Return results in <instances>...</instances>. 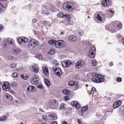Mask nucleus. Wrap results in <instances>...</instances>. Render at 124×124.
<instances>
[{"mask_svg":"<svg viewBox=\"0 0 124 124\" xmlns=\"http://www.w3.org/2000/svg\"><path fill=\"white\" fill-rule=\"evenodd\" d=\"M63 8L65 10L71 11L74 9V8L72 3L69 2H66L63 5Z\"/></svg>","mask_w":124,"mask_h":124,"instance_id":"obj_1","label":"nucleus"},{"mask_svg":"<svg viewBox=\"0 0 124 124\" xmlns=\"http://www.w3.org/2000/svg\"><path fill=\"white\" fill-rule=\"evenodd\" d=\"M39 44V42L38 40L32 39L29 41L28 45L29 46L34 48Z\"/></svg>","mask_w":124,"mask_h":124,"instance_id":"obj_2","label":"nucleus"},{"mask_svg":"<svg viewBox=\"0 0 124 124\" xmlns=\"http://www.w3.org/2000/svg\"><path fill=\"white\" fill-rule=\"evenodd\" d=\"M52 70L54 72V73L57 76L60 77L62 74L61 69L59 68H53L52 69Z\"/></svg>","mask_w":124,"mask_h":124,"instance_id":"obj_3","label":"nucleus"},{"mask_svg":"<svg viewBox=\"0 0 124 124\" xmlns=\"http://www.w3.org/2000/svg\"><path fill=\"white\" fill-rule=\"evenodd\" d=\"M85 65L84 62L82 60H79L75 63V66L77 68H80L84 66Z\"/></svg>","mask_w":124,"mask_h":124,"instance_id":"obj_4","label":"nucleus"},{"mask_svg":"<svg viewBox=\"0 0 124 124\" xmlns=\"http://www.w3.org/2000/svg\"><path fill=\"white\" fill-rule=\"evenodd\" d=\"M12 52L15 55H18L21 53V50L18 47H15L12 49Z\"/></svg>","mask_w":124,"mask_h":124,"instance_id":"obj_5","label":"nucleus"},{"mask_svg":"<svg viewBox=\"0 0 124 124\" xmlns=\"http://www.w3.org/2000/svg\"><path fill=\"white\" fill-rule=\"evenodd\" d=\"M99 74H95L94 73H92V74L93 76L92 78V81L95 83H99V81L100 80H99L98 76Z\"/></svg>","mask_w":124,"mask_h":124,"instance_id":"obj_6","label":"nucleus"},{"mask_svg":"<svg viewBox=\"0 0 124 124\" xmlns=\"http://www.w3.org/2000/svg\"><path fill=\"white\" fill-rule=\"evenodd\" d=\"M39 79L38 76L35 75L32 77L31 79V83L33 85H34L37 84L39 81Z\"/></svg>","mask_w":124,"mask_h":124,"instance_id":"obj_7","label":"nucleus"},{"mask_svg":"<svg viewBox=\"0 0 124 124\" xmlns=\"http://www.w3.org/2000/svg\"><path fill=\"white\" fill-rule=\"evenodd\" d=\"M71 62L70 60H65L63 61L62 63L63 66L65 67H68L71 64Z\"/></svg>","mask_w":124,"mask_h":124,"instance_id":"obj_8","label":"nucleus"},{"mask_svg":"<svg viewBox=\"0 0 124 124\" xmlns=\"http://www.w3.org/2000/svg\"><path fill=\"white\" fill-rule=\"evenodd\" d=\"M3 89L6 91H8L10 89V85L8 82H7L4 83L2 86Z\"/></svg>","mask_w":124,"mask_h":124,"instance_id":"obj_9","label":"nucleus"},{"mask_svg":"<svg viewBox=\"0 0 124 124\" xmlns=\"http://www.w3.org/2000/svg\"><path fill=\"white\" fill-rule=\"evenodd\" d=\"M71 105L73 107H74L77 108H79L81 107L80 103L77 101H74L71 102Z\"/></svg>","mask_w":124,"mask_h":124,"instance_id":"obj_10","label":"nucleus"},{"mask_svg":"<svg viewBox=\"0 0 124 124\" xmlns=\"http://www.w3.org/2000/svg\"><path fill=\"white\" fill-rule=\"evenodd\" d=\"M121 104V101L120 100H118L115 102L113 105V108H116L120 106Z\"/></svg>","mask_w":124,"mask_h":124,"instance_id":"obj_11","label":"nucleus"},{"mask_svg":"<svg viewBox=\"0 0 124 124\" xmlns=\"http://www.w3.org/2000/svg\"><path fill=\"white\" fill-rule=\"evenodd\" d=\"M36 90L35 87L33 85L29 86L27 89V90L28 92L34 91Z\"/></svg>","mask_w":124,"mask_h":124,"instance_id":"obj_12","label":"nucleus"},{"mask_svg":"<svg viewBox=\"0 0 124 124\" xmlns=\"http://www.w3.org/2000/svg\"><path fill=\"white\" fill-rule=\"evenodd\" d=\"M39 68L38 65L34 64L32 67V70L35 72H37L39 71Z\"/></svg>","mask_w":124,"mask_h":124,"instance_id":"obj_13","label":"nucleus"},{"mask_svg":"<svg viewBox=\"0 0 124 124\" xmlns=\"http://www.w3.org/2000/svg\"><path fill=\"white\" fill-rule=\"evenodd\" d=\"M116 23L118 28L119 29H121L122 27V23L120 21H118L115 22H113L110 23V25H111L112 24H113V23Z\"/></svg>","mask_w":124,"mask_h":124,"instance_id":"obj_14","label":"nucleus"},{"mask_svg":"<svg viewBox=\"0 0 124 124\" xmlns=\"http://www.w3.org/2000/svg\"><path fill=\"white\" fill-rule=\"evenodd\" d=\"M42 69L44 73L47 76L49 75L48 71L46 67H43Z\"/></svg>","mask_w":124,"mask_h":124,"instance_id":"obj_15","label":"nucleus"},{"mask_svg":"<svg viewBox=\"0 0 124 124\" xmlns=\"http://www.w3.org/2000/svg\"><path fill=\"white\" fill-rule=\"evenodd\" d=\"M49 116L51 117V118L53 120H55L57 118L56 115L55 114L52 113L49 115Z\"/></svg>","mask_w":124,"mask_h":124,"instance_id":"obj_16","label":"nucleus"},{"mask_svg":"<svg viewBox=\"0 0 124 124\" xmlns=\"http://www.w3.org/2000/svg\"><path fill=\"white\" fill-rule=\"evenodd\" d=\"M77 39L76 37L74 35H72L69 37V39L71 41H75Z\"/></svg>","mask_w":124,"mask_h":124,"instance_id":"obj_17","label":"nucleus"},{"mask_svg":"<svg viewBox=\"0 0 124 124\" xmlns=\"http://www.w3.org/2000/svg\"><path fill=\"white\" fill-rule=\"evenodd\" d=\"M78 84V83L77 81H71L69 82L68 84L69 85L72 86L74 85H77Z\"/></svg>","mask_w":124,"mask_h":124,"instance_id":"obj_18","label":"nucleus"},{"mask_svg":"<svg viewBox=\"0 0 124 124\" xmlns=\"http://www.w3.org/2000/svg\"><path fill=\"white\" fill-rule=\"evenodd\" d=\"M60 48H62L65 47L66 45V43L62 40H60Z\"/></svg>","mask_w":124,"mask_h":124,"instance_id":"obj_19","label":"nucleus"},{"mask_svg":"<svg viewBox=\"0 0 124 124\" xmlns=\"http://www.w3.org/2000/svg\"><path fill=\"white\" fill-rule=\"evenodd\" d=\"M7 41L8 43L14 45L15 44V41L14 40L10 38H8L7 39Z\"/></svg>","mask_w":124,"mask_h":124,"instance_id":"obj_20","label":"nucleus"},{"mask_svg":"<svg viewBox=\"0 0 124 124\" xmlns=\"http://www.w3.org/2000/svg\"><path fill=\"white\" fill-rule=\"evenodd\" d=\"M98 78L99 80H100L99 83H101L103 82L104 80V78L103 76L100 74H99Z\"/></svg>","mask_w":124,"mask_h":124,"instance_id":"obj_21","label":"nucleus"},{"mask_svg":"<svg viewBox=\"0 0 124 124\" xmlns=\"http://www.w3.org/2000/svg\"><path fill=\"white\" fill-rule=\"evenodd\" d=\"M60 40H56L55 43V47L57 48H60Z\"/></svg>","mask_w":124,"mask_h":124,"instance_id":"obj_22","label":"nucleus"},{"mask_svg":"<svg viewBox=\"0 0 124 124\" xmlns=\"http://www.w3.org/2000/svg\"><path fill=\"white\" fill-rule=\"evenodd\" d=\"M21 78L24 80L27 79L29 76V75L25 73L23 74V75H21Z\"/></svg>","mask_w":124,"mask_h":124,"instance_id":"obj_23","label":"nucleus"},{"mask_svg":"<svg viewBox=\"0 0 124 124\" xmlns=\"http://www.w3.org/2000/svg\"><path fill=\"white\" fill-rule=\"evenodd\" d=\"M36 86L38 88H39L41 89H43V87L42 85L40 83H38L36 84Z\"/></svg>","mask_w":124,"mask_h":124,"instance_id":"obj_24","label":"nucleus"},{"mask_svg":"<svg viewBox=\"0 0 124 124\" xmlns=\"http://www.w3.org/2000/svg\"><path fill=\"white\" fill-rule=\"evenodd\" d=\"M44 82L45 84L48 87L50 85V83L49 80L47 79H45L44 80Z\"/></svg>","mask_w":124,"mask_h":124,"instance_id":"obj_25","label":"nucleus"},{"mask_svg":"<svg viewBox=\"0 0 124 124\" xmlns=\"http://www.w3.org/2000/svg\"><path fill=\"white\" fill-rule=\"evenodd\" d=\"M62 92L63 93L66 95H69L70 94V91L67 89L63 90L62 91Z\"/></svg>","mask_w":124,"mask_h":124,"instance_id":"obj_26","label":"nucleus"},{"mask_svg":"<svg viewBox=\"0 0 124 124\" xmlns=\"http://www.w3.org/2000/svg\"><path fill=\"white\" fill-rule=\"evenodd\" d=\"M6 98L9 100H11L12 98V97L10 94L8 93H6L5 94Z\"/></svg>","mask_w":124,"mask_h":124,"instance_id":"obj_27","label":"nucleus"},{"mask_svg":"<svg viewBox=\"0 0 124 124\" xmlns=\"http://www.w3.org/2000/svg\"><path fill=\"white\" fill-rule=\"evenodd\" d=\"M55 41L56 40L54 39L48 41V43L49 44L51 45H54V44L55 45Z\"/></svg>","mask_w":124,"mask_h":124,"instance_id":"obj_28","label":"nucleus"},{"mask_svg":"<svg viewBox=\"0 0 124 124\" xmlns=\"http://www.w3.org/2000/svg\"><path fill=\"white\" fill-rule=\"evenodd\" d=\"M96 18L97 19L100 21H101L102 20V17L99 14H98Z\"/></svg>","mask_w":124,"mask_h":124,"instance_id":"obj_29","label":"nucleus"},{"mask_svg":"<svg viewBox=\"0 0 124 124\" xmlns=\"http://www.w3.org/2000/svg\"><path fill=\"white\" fill-rule=\"evenodd\" d=\"M7 117L6 116H2L0 117V121H4L7 120Z\"/></svg>","mask_w":124,"mask_h":124,"instance_id":"obj_30","label":"nucleus"},{"mask_svg":"<svg viewBox=\"0 0 124 124\" xmlns=\"http://www.w3.org/2000/svg\"><path fill=\"white\" fill-rule=\"evenodd\" d=\"M88 55L90 57L92 58H94L95 56V54L93 52H89Z\"/></svg>","mask_w":124,"mask_h":124,"instance_id":"obj_31","label":"nucleus"},{"mask_svg":"<svg viewBox=\"0 0 124 124\" xmlns=\"http://www.w3.org/2000/svg\"><path fill=\"white\" fill-rule=\"evenodd\" d=\"M55 101L54 99H52L50 100L49 102V104L50 105H54L55 104Z\"/></svg>","mask_w":124,"mask_h":124,"instance_id":"obj_32","label":"nucleus"},{"mask_svg":"<svg viewBox=\"0 0 124 124\" xmlns=\"http://www.w3.org/2000/svg\"><path fill=\"white\" fill-rule=\"evenodd\" d=\"M16 64L15 63H12L10 64V67L12 69H14L16 68Z\"/></svg>","mask_w":124,"mask_h":124,"instance_id":"obj_33","label":"nucleus"},{"mask_svg":"<svg viewBox=\"0 0 124 124\" xmlns=\"http://www.w3.org/2000/svg\"><path fill=\"white\" fill-rule=\"evenodd\" d=\"M92 64L93 66H96L97 64V62L95 60H93L92 61Z\"/></svg>","mask_w":124,"mask_h":124,"instance_id":"obj_34","label":"nucleus"},{"mask_svg":"<svg viewBox=\"0 0 124 124\" xmlns=\"http://www.w3.org/2000/svg\"><path fill=\"white\" fill-rule=\"evenodd\" d=\"M35 57L39 60H42L43 59L42 56L40 54H39L38 55H36Z\"/></svg>","mask_w":124,"mask_h":124,"instance_id":"obj_35","label":"nucleus"},{"mask_svg":"<svg viewBox=\"0 0 124 124\" xmlns=\"http://www.w3.org/2000/svg\"><path fill=\"white\" fill-rule=\"evenodd\" d=\"M55 50L54 49H50L48 52V54L50 55L53 54H54Z\"/></svg>","mask_w":124,"mask_h":124,"instance_id":"obj_36","label":"nucleus"},{"mask_svg":"<svg viewBox=\"0 0 124 124\" xmlns=\"http://www.w3.org/2000/svg\"><path fill=\"white\" fill-rule=\"evenodd\" d=\"M22 41L24 43H26L28 41V39L25 37H22Z\"/></svg>","mask_w":124,"mask_h":124,"instance_id":"obj_37","label":"nucleus"},{"mask_svg":"<svg viewBox=\"0 0 124 124\" xmlns=\"http://www.w3.org/2000/svg\"><path fill=\"white\" fill-rule=\"evenodd\" d=\"M17 84L15 81L12 82L11 84V85L12 87H15L17 85Z\"/></svg>","mask_w":124,"mask_h":124,"instance_id":"obj_38","label":"nucleus"},{"mask_svg":"<svg viewBox=\"0 0 124 124\" xmlns=\"http://www.w3.org/2000/svg\"><path fill=\"white\" fill-rule=\"evenodd\" d=\"M108 1L107 0H105L103 1L102 2V5L104 6H106L108 4Z\"/></svg>","mask_w":124,"mask_h":124,"instance_id":"obj_39","label":"nucleus"},{"mask_svg":"<svg viewBox=\"0 0 124 124\" xmlns=\"http://www.w3.org/2000/svg\"><path fill=\"white\" fill-rule=\"evenodd\" d=\"M84 34V32L83 31H81L78 33L77 35L80 36H82Z\"/></svg>","mask_w":124,"mask_h":124,"instance_id":"obj_40","label":"nucleus"},{"mask_svg":"<svg viewBox=\"0 0 124 124\" xmlns=\"http://www.w3.org/2000/svg\"><path fill=\"white\" fill-rule=\"evenodd\" d=\"M88 108V106H85L83 107L82 109V111L84 112L85 111H86L87 110Z\"/></svg>","mask_w":124,"mask_h":124,"instance_id":"obj_41","label":"nucleus"},{"mask_svg":"<svg viewBox=\"0 0 124 124\" xmlns=\"http://www.w3.org/2000/svg\"><path fill=\"white\" fill-rule=\"evenodd\" d=\"M95 48L94 46H92L91 47L90 50L89 51V52H91L93 51H95Z\"/></svg>","mask_w":124,"mask_h":124,"instance_id":"obj_42","label":"nucleus"},{"mask_svg":"<svg viewBox=\"0 0 124 124\" xmlns=\"http://www.w3.org/2000/svg\"><path fill=\"white\" fill-rule=\"evenodd\" d=\"M58 16L60 17L61 18L64 16V14L62 13H59L58 14Z\"/></svg>","mask_w":124,"mask_h":124,"instance_id":"obj_43","label":"nucleus"},{"mask_svg":"<svg viewBox=\"0 0 124 124\" xmlns=\"http://www.w3.org/2000/svg\"><path fill=\"white\" fill-rule=\"evenodd\" d=\"M109 11L111 13V14H110L109 16V17H111L114 15V12L113 10H110Z\"/></svg>","mask_w":124,"mask_h":124,"instance_id":"obj_44","label":"nucleus"},{"mask_svg":"<svg viewBox=\"0 0 124 124\" xmlns=\"http://www.w3.org/2000/svg\"><path fill=\"white\" fill-rule=\"evenodd\" d=\"M12 76L14 78H17L18 76V74L16 73H12Z\"/></svg>","mask_w":124,"mask_h":124,"instance_id":"obj_45","label":"nucleus"},{"mask_svg":"<svg viewBox=\"0 0 124 124\" xmlns=\"http://www.w3.org/2000/svg\"><path fill=\"white\" fill-rule=\"evenodd\" d=\"M42 119L45 121L47 120V117L46 116V115H44L42 116Z\"/></svg>","mask_w":124,"mask_h":124,"instance_id":"obj_46","label":"nucleus"},{"mask_svg":"<svg viewBox=\"0 0 124 124\" xmlns=\"http://www.w3.org/2000/svg\"><path fill=\"white\" fill-rule=\"evenodd\" d=\"M42 13H44L45 14H49V12L48 11H47L46 10H42Z\"/></svg>","mask_w":124,"mask_h":124,"instance_id":"obj_47","label":"nucleus"},{"mask_svg":"<svg viewBox=\"0 0 124 124\" xmlns=\"http://www.w3.org/2000/svg\"><path fill=\"white\" fill-rule=\"evenodd\" d=\"M84 112L81 109V110L78 111V113L79 115L82 116L83 115Z\"/></svg>","mask_w":124,"mask_h":124,"instance_id":"obj_48","label":"nucleus"},{"mask_svg":"<svg viewBox=\"0 0 124 124\" xmlns=\"http://www.w3.org/2000/svg\"><path fill=\"white\" fill-rule=\"evenodd\" d=\"M17 41L19 43H21L23 41L22 38H19L17 40Z\"/></svg>","mask_w":124,"mask_h":124,"instance_id":"obj_49","label":"nucleus"},{"mask_svg":"<svg viewBox=\"0 0 124 124\" xmlns=\"http://www.w3.org/2000/svg\"><path fill=\"white\" fill-rule=\"evenodd\" d=\"M53 64L55 65H57L58 64V62L57 61L55 60H53Z\"/></svg>","mask_w":124,"mask_h":124,"instance_id":"obj_50","label":"nucleus"},{"mask_svg":"<svg viewBox=\"0 0 124 124\" xmlns=\"http://www.w3.org/2000/svg\"><path fill=\"white\" fill-rule=\"evenodd\" d=\"M64 104H61L60 106V109H63L64 108Z\"/></svg>","mask_w":124,"mask_h":124,"instance_id":"obj_51","label":"nucleus"},{"mask_svg":"<svg viewBox=\"0 0 124 124\" xmlns=\"http://www.w3.org/2000/svg\"><path fill=\"white\" fill-rule=\"evenodd\" d=\"M96 91L95 88L94 87H93L92 88L91 93H94Z\"/></svg>","mask_w":124,"mask_h":124,"instance_id":"obj_52","label":"nucleus"},{"mask_svg":"<svg viewBox=\"0 0 124 124\" xmlns=\"http://www.w3.org/2000/svg\"><path fill=\"white\" fill-rule=\"evenodd\" d=\"M8 59L9 60H12L13 59V57L11 55H9L8 57Z\"/></svg>","mask_w":124,"mask_h":124,"instance_id":"obj_53","label":"nucleus"},{"mask_svg":"<svg viewBox=\"0 0 124 124\" xmlns=\"http://www.w3.org/2000/svg\"><path fill=\"white\" fill-rule=\"evenodd\" d=\"M65 17L68 18H69L70 17V15L69 14H66L64 16Z\"/></svg>","mask_w":124,"mask_h":124,"instance_id":"obj_54","label":"nucleus"},{"mask_svg":"<svg viewBox=\"0 0 124 124\" xmlns=\"http://www.w3.org/2000/svg\"><path fill=\"white\" fill-rule=\"evenodd\" d=\"M122 81V79L121 78L119 77L117 79V81L118 82H120Z\"/></svg>","mask_w":124,"mask_h":124,"instance_id":"obj_55","label":"nucleus"},{"mask_svg":"<svg viewBox=\"0 0 124 124\" xmlns=\"http://www.w3.org/2000/svg\"><path fill=\"white\" fill-rule=\"evenodd\" d=\"M69 96H66L64 97V99L66 100H68L69 99Z\"/></svg>","mask_w":124,"mask_h":124,"instance_id":"obj_56","label":"nucleus"},{"mask_svg":"<svg viewBox=\"0 0 124 124\" xmlns=\"http://www.w3.org/2000/svg\"><path fill=\"white\" fill-rule=\"evenodd\" d=\"M59 56L61 58H63L65 57L62 54H59Z\"/></svg>","mask_w":124,"mask_h":124,"instance_id":"obj_57","label":"nucleus"},{"mask_svg":"<svg viewBox=\"0 0 124 124\" xmlns=\"http://www.w3.org/2000/svg\"><path fill=\"white\" fill-rule=\"evenodd\" d=\"M3 30V27L1 25H0V32L2 31Z\"/></svg>","mask_w":124,"mask_h":124,"instance_id":"obj_58","label":"nucleus"},{"mask_svg":"<svg viewBox=\"0 0 124 124\" xmlns=\"http://www.w3.org/2000/svg\"><path fill=\"white\" fill-rule=\"evenodd\" d=\"M86 44L87 46H89L91 45V43L88 41H86Z\"/></svg>","mask_w":124,"mask_h":124,"instance_id":"obj_59","label":"nucleus"},{"mask_svg":"<svg viewBox=\"0 0 124 124\" xmlns=\"http://www.w3.org/2000/svg\"><path fill=\"white\" fill-rule=\"evenodd\" d=\"M75 85V88L76 90H77L79 88V86L78 85V84L77 85Z\"/></svg>","mask_w":124,"mask_h":124,"instance_id":"obj_60","label":"nucleus"},{"mask_svg":"<svg viewBox=\"0 0 124 124\" xmlns=\"http://www.w3.org/2000/svg\"><path fill=\"white\" fill-rule=\"evenodd\" d=\"M77 120L78 122V123L79 124H81V123L82 122L79 119H78Z\"/></svg>","mask_w":124,"mask_h":124,"instance_id":"obj_61","label":"nucleus"},{"mask_svg":"<svg viewBox=\"0 0 124 124\" xmlns=\"http://www.w3.org/2000/svg\"><path fill=\"white\" fill-rule=\"evenodd\" d=\"M2 8L3 6L2 4L1 3H0V11H1L2 9Z\"/></svg>","mask_w":124,"mask_h":124,"instance_id":"obj_62","label":"nucleus"},{"mask_svg":"<svg viewBox=\"0 0 124 124\" xmlns=\"http://www.w3.org/2000/svg\"><path fill=\"white\" fill-rule=\"evenodd\" d=\"M51 124H57V123L56 121H54L52 122L51 123Z\"/></svg>","mask_w":124,"mask_h":124,"instance_id":"obj_63","label":"nucleus"},{"mask_svg":"<svg viewBox=\"0 0 124 124\" xmlns=\"http://www.w3.org/2000/svg\"><path fill=\"white\" fill-rule=\"evenodd\" d=\"M62 124H68L65 121H63L62 122Z\"/></svg>","mask_w":124,"mask_h":124,"instance_id":"obj_64","label":"nucleus"}]
</instances>
